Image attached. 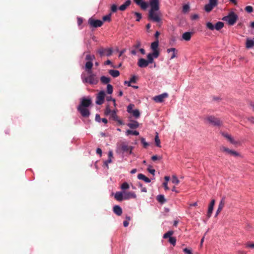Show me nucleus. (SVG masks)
<instances>
[{
  "instance_id": "28",
  "label": "nucleus",
  "mask_w": 254,
  "mask_h": 254,
  "mask_svg": "<svg viewBox=\"0 0 254 254\" xmlns=\"http://www.w3.org/2000/svg\"><path fill=\"white\" fill-rule=\"evenodd\" d=\"M254 46V41L249 38H247L246 43V47L247 49H250Z\"/></svg>"
},
{
  "instance_id": "36",
  "label": "nucleus",
  "mask_w": 254,
  "mask_h": 254,
  "mask_svg": "<svg viewBox=\"0 0 254 254\" xmlns=\"http://www.w3.org/2000/svg\"><path fill=\"white\" fill-rule=\"evenodd\" d=\"M175 51H176V49L174 48H170V49H168L167 50V52L168 53H170L171 52H172V54L171 56V59H174V58L176 57Z\"/></svg>"
},
{
  "instance_id": "31",
  "label": "nucleus",
  "mask_w": 254,
  "mask_h": 254,
  "mask_svg": "<svg viewBox=\"0 0 254 254\" xmlns=\"http://www.w3.org/2000/svg\"><path fill=\"white\" fill-rule=\"evenodd\" d=\"M109 74L113 77H117L120 75V72L117 70L111 69L109 70Z\"/></svg>"
},
{
  "instance_id": "19",
  "label": "nucleus",
  "mask_w": 254,
  "mask_h": 254,
  "mask_svg": "<svg viewBox=\"0 0 254 254\" xmlns=\"http://www.w3.org/2000/svg\"><path fill=\"white\" fill-rule=\"evenodd\" d=\"M121 148L122 150L125 152H129V154L131 153V150H132V147L130 146H128V145L125 144V143H122L121 144Z\"/></svg>"
},
{
  "instance_id": "54",
  "label": "nucleus",
  "mask_w": 254,
  "mask_h": 254,
  "mask_svg": "<svg viewBox=\"0 0 254 254\" xmlns=\"http://www.w3.org/2000/svg\"><path fill=\"white\" fill-rule=\"evenodd\" d=\"M141 46V43L140 41H136V43L133 46L132 48L136 49H138Z\"/></svg>"
},
{
  "instance_id": "29",
  "label": "nucleus",
  "mask_w": 254,
  "mask_h": 254,
  "mask_svg": "<svg viewBox=\"0 0 254 254\" xmlns=\"http://www.w3.org/2000/svg\"><path fill=\"white\" fill-rule=\"evenodd\" d=\"M137 178L139 180H143L145 183H150L151 180L142 174H138Z\"/></svg>"
},
{
  "instance_id": "55",
  "label": "nucleus",
  "mask_w": 254,
  "mask_h": 254,
  "mask_svg": "<svg viewBox=\"0 0 254 254\" xmlns=\"http://www.w3.org/2000/svg\"><path fill=\"white\" fill-rule=\"evenodd\" d=\"M152 166L151 165H149L147 168V171L151 174L154 175L155 170L153 169H151Z\"/></svg>"
},
{
  "instance_id": "39",
  "label": "nucleus",
  "mask_w": 254,
  "mask_h": 254,
  "mask_svg": "<svg viewBox=\"0 0 254 254\" xmlns=\"http://www.w3.org/2000/svg\"><path fill=\"white\" fill-rule=\"evenodd\" d=\"M134 117H135L136 118H138L140 116V112L138 110H134L132 111V112L131 113Z\"/></svg>"
},
{
  "instance_id": "50",
  "label": "nucleus",
  "mask_w": 254,
  "mask_h": 254,
  "mask_svg": "<svg viewBox=\"0 0 254 254\" xmlns=\"http://www.w3.org/2000/svg\"><path fill=\"white\" fill-rule=\"evenodd\" d=\"M134 13V15L137 17V19H136V21H139L141 19V17H142L141 14L139 13V12H135Z\"/></svg>"
},
{
  "instance_id": "12",
  "label": "nucleus",
  "mask_w": 254,
  "mask_h": 254,
  "mask_svg": "<svg viewBox=\"0 0 254 254\" xmlns=\"http://www.w3.org/2000/svg\"><path fill=\"white\" fill-rule=\"evenodd\" d=\"M77 110L80 112L83 117H88L90 115V111L87 108L78 107Z\"/></svg>"
},
{
  "instance_id": "15",
  "label": "nucleus",
  "mask_w": 254,
  "mask_h": 254,
  "mask_svg": "<svg viewBox=\"0 0 254 254\" xmlns=\"http://www.w3.org/2000/svg\"><path fill=\"white\" fill-rule=\"evenodd\" d=\"M134 2L138 5L140 6L142 9H146L148 7L147 2L143 0H133Z\"/></svg>"
},
{
  "instance_id": "13",
  "label": "nucleus",
  "mask_w": 254,
  "mask_h": 254,
  "mask_svg": "<svg viewBox=\"0 0 254 254\" xmlns=\"http://www.w3.org/2000/svg\"><path fill=\"white\" fill-rule=\"evenodd\" d=\"M92 104V101L90 99H86L83 98L81 99L80 104L78 107H82L83 108H87Z\"/></svg>"
},
{
  "instance_id": "60",
  "label": "nucleus",
  "mask_w": 254,
  "mask_h": 254,
  "mask_svg": "<svg viewBox=\"0 0 254 254\" xmlns=\"http://www.w3.org/2000/svg\"><path fill=\"white\" fill-rule=\"evenodd\" d=\"M229 154H231V155L234 156H239V154L237 152H236L234 150H231V151H230V153H229Z\"/></svg>"
},
{
  "instance_id": "9",
  "label": "nucleus",
  "mask_w": 254,
  "mask_h": 254,
  "mask_svg": "<svg viewBox=\"0 0 254 254\" xmlns=\"http://www.w3.org/2000/svg\"><path fill=\"white\" fill-rule=\"evenodd\" d=\"M159 45V41L158 40H156L154 42L152 43L151 44V49L153 51L152 55L155 56L159 55V51L158 49Z\"/></svg>"
},
{
  "instance_id": "45",
  "label": "nucleus",
  "mask_w": 254,
  "mask_h": 254,
  "mask_svg": "<svg viewBox=\"0 0 254 254\" xmlns=\"http://www.w3.org/2000/svg\"><path fill=\"white\" fill-rule=\"evenodd\" d=\"M121 188L123 190H127L129 188V185L127 182H125L122 184Z\"/></svg>"
},
{
  "instance_id": "57",
  "label": "nucleus",
  "mask_w": 254,
  "mask_h": 254,
  "mask_svg": "<svg viewBox=\"0 0 254 254\" xmlns=\"http://www.w3.org/2000/svg\"><path fill=\"white\" fill-rule=\"evenodd\" d=\"M134 106L132 104H129L128 106H127V111L129 113H131L132 112V111H133L132 110V108Z\"/></svg>"
},
{
  "instance_id": "4",
  "label": "nucleus",
  "mask_w": 254,
  "mask_h": 254,
  "mask_svg": "<svg viewBox=\"0 0 254 254\" xmlns=\"http://www.w3.org/2000/svg\"><path fill=\"white\" fill-rule=\"evenodd\" d=\"M205 120L207 121L208 123L213 126H220L222 124V122L219 119L212 116L206 117L205 118Z\"/></svg>"
},
{
  "instance_id": "11",
  "label": "nucleus",
  "mask_w": 254,
  "mask_h": 254,
  "mask_svg": "<svg viewBox=\"0 0 254 254\" xmlns=\"http://www.w3.org/2000/svg\"><path fill=\"white\" fill-rule=\"evenodd\" d=\"M151 8L149 11H158L159 9V0H150Z\"/></svg>"
},
{
  "instance_id": "22",
  "label": "nucleus",
  "mask_w": 254,
  "mask_h": 254,
  "mask_svg": "<svg viewBox=\"0 0 254 254\" xmlns=\"http://www.w3.org/2000/svg\"><path fill=\"white\" fill-rule=\"evenodd\" d=\"M113 212L118 216H121L123 213L122 209L119 205L114 206Z\"/></svg>"
},
{
  "instance_id": "18",
  "label": "nucleus",
  "mask_w": 254,
  "mask_h": 254,
  "mask_svg": "<svg viewBox=\"0 0 254 254\" xmlns=\"http://www.w3.org/2000/svg\"><path fill=\"white\" fill-rule=\"evenodd\" d=\"M215 203V200L214 199H212L211 201V202L208 207V210L207 214V216L208 218H210V216H211V214H212L213 210V207H214Z\"/></svg>"
},
{
  "instance_id": "58",
  "label": "nucleus",
  "mask_w": 254,
  "mask_h": 254,
  "mask_svg": "<svg viewBox=\"0 0 254 254\" xmlns=\"http://www.w3.org/2000/svg\"><path fill=\"white\" fill-rule=\"evenodd\" d=\"M105 65H111V66L113 68H116V66L112 64V63L110 60H107L104 63Z\"/></svg>"
},
{
  "instance_id": "3",
  "label": "nucleus",
  "mask_w": 254,
  "mask_h": 254,
  "mask_svg": "<svg viewBox=\"0 0 254 254\" xmlns=\"http://www.w3.org/2000/svg\"><path fill=\"white\" fill-rule=\"evenodd\" d=\"M98 53L99 54L101 57L105 56L109 57L113 54V50L112 48H104L101 47L98 49Z\"/></svg>"
},
{
  "instance_id": "37",
  "label": "nucleus",
  "mask_w": 254,
  "mask_h": 254,
  "mask_svg": "<svg viewBox=\"0 0 254 254\" xmlns=\"http://www.w3.org/2000/svg\"><path fill=\"white\" fill-rule=\"evenodd\" d=\"M174 232L173 231H169L164 234L163 235V238L164 239H167V238H170V237H172L171 236L173 234Z\"/></svg>"
},
{
  "instance_id": "23",
  "label": "nucleus",
  "mask_w": 254,
  "mask_h": 254,
  "mask_svg": "<svg viewBox=\"0 0 254 254\" xmlns=\"http://www.w3.org/2000/svg\"><path fill=\"white\" fill-rule=\"evenodd\" d=\"M159 55L155 56L154 55H152V53H149L147 56V60L146 61L147 62H148L149 64H152L153 63V59L154 58H157L159 57Z\"/></svg>"
},
{
  "instance_id": "1",
  "label": "nucleus",
  "mask_w": 254,
  "mask_h": 254,
  "mask_svg": "<svg viewBox=\"0 0 254 254\" xmlns=\"http://www.w3.org/2000/svg\"><path fill=\"white\" fill-rule=\"evenodd\" d=\"M89 75L86 76L84 72H82L81 75V77L83 83H88L90 84L96 85L99 82L98 78L96 76V74L93 73H88Z\"/></svg>"
},
{
  "instance_id": "52",
  "label": "nucleus",
  "mask_w": 254,
  "mask_h": 254,
  "mask_svg": "<svg viewBox=\"0 0 254 254\" xmlns=\"http://www.w3.org/2000/svg\"><path fill=\"white\" fill-rule=\"evenodd\" d=\"M140 140L141 142L143 144L144 147L146 148L149 145L148 143L146 142L145 139L144 138L142 137L140 139Z\"/></svg>"
},
{
  "instance_id": "38",
  "label": "nucleus",
  "mask_w": 254,
  "mask_h": 254,
  "mask_svg": "<svg viewBox=\"0 0 254 254\" xmlns=\"http://www.w3.org/2000/svg\"><path fill=\"white\" fill-rule=\"evenodd\" d=\"M113 91V87L111 84H108L107 86V92L108 94H111Z\"/></svg>"
},
{
  "instance_id": "17",
  "label": "nucleus",
  "mask_w": 254,
  "mask_h": 254,
  "mask_svg": "<svg viewBox=\"0 0 254 254\" xmlns=\"http://www.w3.org/2000/svg\"><path fill=\"white\" fill-rule=\"evenodd\" d=\"M225 198L223 197L221 199V201H220L218 209H217L216 214H215V216H217L219 214V213L222 211V209L223 208L225 203Z\"/></svg>"
},
{
  "instance_id": "61",
  "label": "nucleus",
  "mask_w": 254,
  "mask_h": 254,
  "mask_svg": "<svg viewBox=\"0 0 254 254\" xmlns=\"http://www.w3.org/2000/svg\"><path fill=\"white\" fill-rule=\"evenodd\" d=\"M95 120L98 122H101L102 121V119H101L100 116L99 114H96L95 116Z\"/></svg>"
},
{
  "instance_id": "40",
  "label": "nucleus",
  "mask_w": 254,
  "mask_h": 254,
  "mask_svg": "<svg viewBox=\"0 0 254 254\" xmlns=\"http://www.w3.org/2000/svg\"><path fill=\"white\" fill-rule=\"evenodd\" d=\"M86 60L88 61H92L95 59V57L94 55H91L90 54H88L86 56Z\"/></svg>"
},
{
  "instance_id": "59",
  "label": "nucleus",
  "mask_w": 254,
  "mask_h": 254,
  "mask_svg": "<svg viewBox=\"0 0 254 254\" xmlns=\"http://www.w3.org/2000/svg\"><path fill=\"white\" fill-rule=\"evenodd\" d=\"M183 252L187 254H192V251L190 249L185 248L183 250Z\"/></svg>"
},
{
  "instance_id": "6",
  "label": "nucleus",
  "mask_w": 254,
  "mask_h": 254,
  "mask_svg": "<svg viewBox=\"0 0 254 254\" xmlns=\"http://www.w3.org/2000/svg\"><path fill=\"white\" fill-rule=\"evenodd\" d=\"M88 24L91 27L97 28L102 26L103 24V21L100 20H96L91 17L88 19Z\"/></svg>"
},
{
  "instance_id": "35",
  "label": "nucleus",
  "mask_w": 254,
  "mask_h": 254,
  "mask_svg": "<svg viewBox=\"0 0 254 254\" xmlns=\"http://www.w3.org/2000/svg\"><path fill=\"white\" fill-rule=\"evenodd\" d=\"M130 134L138 135L139 134V132L136 130H127L126 131V135H128Z\"/></svg>"
},
{
  "instance_id": "20",
  "label": "nucleus",
  "mask_w": 254,
  "mask_h": 254,
  "mask_svg": "<svg viewBox=\"0 0 254 254\" xmlns=\"http://www.w3.org/2000/svg\"><path fill=\"white\" fill-rule=\"evenodd\" d=\"M124 199H129L130 198H135L136 197L135 193L133 192L124 191Z\"/></svg>"
},
{
  "instance_id": "43",
  "label": "nucleus",
  "mask_w": 254,
  "mask_h": 254,
  "mask_svg": "<svg viewBox=\"0 0 254 254\" xmlns=\"http://www.w3.org/2000/svg\"><path fill=\"white\" fill-rule=\"evenodd\" d=\"M169 242L174 246L176 245V239L175 237H170L169 239Z\"/></svg>"
},
{
  "instance_id": "21",
  "label": "nucleus",
  "mask_w": 254,
  "mask_h": 254,
  "mask_svg": "<svg viewBox=\"0 0 254 254\" xmlns=\"http://www.w3.org/2000/svg\"><path fill=\"white\" fill-rule=\"evenodd\" d=\"M115 198L119 201H122L124 199V192L117 191L115 194Z\"/></svg>"
},
{
  "instance_id": "41",
  "label": "nucleus",
  "mask_w": 254,
  "mask_h": 254,
  "mask_svg": "<svg viewBox=\"0 0 254 254\" xmlns=\"http://www.w3.org/2000/svg\"><path fill=\"white\" fill-rule=\"evenodd\" d=\"M136 77L135 76V75H133L131 78H130V80L128 81V86H131V83H136Z\"/></svg>"
},
{
  "instance_id": "44",
  "label": "nucleus",
  "mask_w": 254,
  "mask_h": 254,
  "mask_svg": "<svg viewBox=\"0 0 254 254\" xmlns=\"http://www.w3.org/2000/svg\"><path fill=\"white\" fill-rule=\"evenodd\" d=\"M245 9L248 13H251V12H253V11H254L253 7L250 5L247 6L245 7Z\"/></svg>"
},
{
  "instance_id": "47",
  "label": "nucleus",
  "mask_w": 254,
  "mask_h": 254,
  "mask_svg": "<svg viewBox=\"0 0 254 254\" xmlns=\"http://www.w3.org/2000/svg\"><path fill=\"white\" fill-rule=\"evenodd\" d=\"M190 6L188 4H185L183 7V12L184 13H187L189 11Z\"/></svg>"
},
{
  "instance_id": "14",
  "label": "nucleus",
  "mask_w": 254,
  "mask_h": 254,
  "mask_svg": "<svg viewBox=\"0 0 254 254\" xmlns=\"http://www.w3.org/2000/svg\"><path fill=\"white\" fill-rule=\"evenodd\" d=\"M110 116H111V118L113 120L117 121L120 125H122L124 124L123 121L121 120H120L118 116H117L116 110H113L112 112V113L110 115Z\"/></svg>"
},
{
  "instance_id": "48",
  "label": "nucleus",
  "mask_w": 254,
  "mask_h": 254,
  "mask_svg": "<svg viewBox=\"0 0 254 254\" xmlns=\"http://www.w3.org/2000/svg\"><path fill=\"white\" fill-rule=\"evenodd\" d=\"M118 9L117 5L114 4L111 7V12L113 13L116 12Z\"/></svg>"
},
{
  "instance_id": "24",
  "label": "nucleus",
  "mask_w": 254,
  "mask_h": 254,
  "mask_svg": "<svg viewBox=\"0 0 254 254\" xmlns=\"http://www.w3.org/2000/svg\"><path fill=\"white\" fill-rule=\"evenodd\" d=\"M131 0H127L124 4L121 5L119 7V9L121 11L125 10L127 7L130 4Z\"/></svg>"
},
{
  "instance_id": "30",
  "label": "nucleus",
  "mask_w": 254,
  "mask_h": 254,
  "mask_svg": "<svg viewBox=\"0 0 254 254\" xmlns=\"http://www.w3.org/2000/svg\"><path fill=\"white\" fill-rule=\"evenodd\" d=\"M100 80L102 83L104 84H108L111 81V78L105 76H102L100 78Z\"/></svg>"
},
{
  "instance_id": "10",
  "label": "nucleus",
  "mask_w": 254,
  "mask_h": 254,
  "mask_svg": "<svg viewBox=\"0 0 254 254\" xmlns=\"http://www.w3.org/2000/svg\"><path fill=\"white\" fill-rule=\"evenodd\" d=\"M105 93L104 91H101L98 94L96 103L98 105H102L104 103Z\"/></svg>"
},
{
  "instance_id": "27",
  "label": "nucleus",
  "mask_w": 254,
  "mask_h": 254,
  "mask_svg": "<svg viewBox=\"0 0 254 254\" xmlns=\"http://www.w3.org/2000/svg\"><path fill=\"white\" fill-rule=\"evenodd\" d=\"M93 64L91 61H88L85 64V68L87 73H91L92 70H91L93 67Z\"/></svg>"
},
{
  "instance_id": "25",
  "label": "nucleus",
  "mask_w": 254,
  "mask_h": 254,
  "mask_svg": "<svg viewBox=\"0 0 254 254\" xmlns=\"http://www.w3.org/2000/svg\"><path fill=\"white\" fill-rule=\"evenodd\" d=\"M192 35V32H185L182 35V38L187 41H189L190 40Z\"/></svg>"
},
{
  "instance_id": "7",
  "label": "nucleus",
  "mask_w": 254,
  "mask_h": 254,
  "mask_svg": "<svg viewBox=\"0 0 254 254\" xmlns=\"http://www.w3.org/2000/svg\"><path fill=\"white\" fill-rule=\"evenodd\" d=\"M155 11H149L148 19L153 21L159 22L161 21V18Z\"/></svg>"
},
{
  "instance_id": "63",
  "label": "nucleus",
  "mask_w": 254,
  "mask_h": 254,
  "mask_svg": "<svg viewBox=\"0 0 254 254\" xmlns=\"http://www.w3.org/2000/svg\"><path fill=\"white\" fill-rule=\"evenodd\" d=\"M163 186L164 187V189L165 190H169V188H168L167 186V182H164L163 183Z\"/></svg>"
},
{
  "instance_id": "62",
  "label": "nucleus",
  "mask_w": 254,
  "mask_h": 254,
  "mask_svg": "<svg viewBox=\"0 0 254 254\" xmlns=\"http://www.w3.org/2000/svg\"><path fill=\"white\" fill-rule=\"evenodd\" d=\"M111 162H112L111 158H108V159L105 162V164L108 168V164L110 163Z\"/></svg>"
},
{
  "instance_id": "33",
  "label": "nucleus",
  "mask_w": 254,
  "mask_h": 254,
  "mask_svg": "<svg viewBox=\"0 0 254 254\" xmlns=\"http://www.w3.org/2000/svg\"><path fill=\"white\" fill-rule=\"evenodd\" d=\"M214 26L215 29L220 30L224 27V23L222 22L219 21L216 23Z\"/></svg>"
},
{
  "instance_id": "56",
  "label": "nucleus",
  "mask_w": 254,
  "mask_h": 254,
  "mask_svg": "<svg viewBox=\"0 0 254 254\" xmlns=\"http://www.w3.org/2000/svg\"><path fill=\"white\" fill-rule=\"evenodd\" d=\"M161 157L158 156L157 155H153L151 157V160L153 161H155L157 160H161Z\"/></svg>"
},
{
  "instance_id": "42",
  "label": "nucleus",
  "mask_w": 254,
  "mask_h": 254,
  "mask_svg": "<svg viewBox=\"0 0 254 254\" xmlns=\"http://www.w3.org/2000/svg\"><path fill=\"white\" fill-rule=\"evenodd\" d=\"M206 27L207 28L211 30H213L215 29V26L213 25V24L210 22H208L206 23Z\"/></svg>"
},
{
  "instance_id": "16",
  "label": "nucleus",
  "mask_w": 254,
  "mask_h": 254,
  "mask_svg": "<svg viewBox=\"0 0 254 254\" xmlns=\"http://www.w3.org/2000/svg\"><path fill=\"white\" fill-rule=\"evenodd\" d=\"M149 64L146 60L143 58L139 59L137 62V65L141 68L146 67Z\"/></svg>"
},
{
  "instance_id": "34",
  "label": "nucleus",
  "mask_w": 254,
  "mask_h": 254,
  "mask_svg": "<svg viewBox=\"0 0 254 254\" xmlns=\"http://www.w3.org/2000/svg\"><path fill=\"white\" fill-rule=\"evenodd\" d=\"M154 140H155V145L157 147H161V145H160V139L159 138L158 134L157 132H156V135L155 136Z\"/></svg>"
},
{
  "instance_id": "8",
  "label": "nucleus",
  "mask_w": 254,
  "mask_h": 254,
  "mask_svg": "<svg viewBox=\"0 0 254 254\" xmlns=\"http://www.w3.org/2000/svg\"><path fill=\"white\" fill-rule=\"evenodd\" d=\"M169 95L167 93H163L157 96L153 97V100L156 103H162L164 102V99L168 98Z\"/></svg>"
},
{
  "instance_id": "64",
  "label": "nucleus",
  "mask_w": 254,
  "mask_h": 254,
  "mask_svg": "<svg viewBox=\"0 0 254 254\" xmlns=\"http://www.w3.org/2000/svg\"><path fill=\"white\" fill-rule=\"evenodd\" d=\"M102 151L101 149H100V148H98L97 149V150H96L97 154H99L101 156V154H102Z\"/></svg>"
},
{
  "instance_id": "46",
  "label": "nucleus",
  "mask_w": 254,
  "mask_h": 254,
  "mask_svg": "<svg viewBox=\"0 0 254 254\" xmlns=\"http://www.w3.org/2000/svg\"><path fill=\"white\" fill-rule=\"evenodd\" d=\"M172 182L173 184L178 185L180 181L176 176H173L172 177Z\"/></svg>"
},
{
  "instance_id": "2",
  "label": "nucleus",
  "mask_w": 254,
  "mask_h": 254,
  "mask_svg": "<svg viewBox=\"0 0 254 254\" xmlns=\"http://www.w3.org/2000/svg\"><path fill=\"white\" fill-rule=\"evenodd\" d=\"M238 19V15L233 11H231L228 15L223 18V20L227 22L230 25H234L236 23Z\"/></svg>"
},
{
  "instance_id": "51",
  "label": "nucleus",
  "mask_w": 254,
  "mask_h": 254,
  "mask_svg": "<svg viewBox=\"0 0 254 254\" xmlns=\"http://www.w3.org/2000/svg\"><path fill=\"white\" fill-rule=\"evenodd\" d=\"M220 150L222 151H224V152H227V153H230V151H231V149H229L228 148H227L226 147H224V146H222L220 148Z\"/></svg>"
},
{
  "instance_id": "32",
  "label": "nucleus",
  "mask_w": 254,
  "mask_h": 254,
  "mask_svg": "<svg viewBox=\"0 0 254 254\" xmlns=\"http://www.w3.org/2000/svg\"><path fill=\"white\" fill-rule=\"evenodd\" d=\"M156 199L157 201L161 204H163L166 202L164 196L162 194L157 195Z\"/></svg>"
},
{
  "instance_id": "26",
  "label": "nucleus",
  "mask_w": 254,
  "mask_h": 254,
  "mask_svg": "<svg viewBox=\"0 0 254 254\" xmlns=\"http://www.w3.org/2000/svg\"><path fill=\"white\" fill-rule=\"evenodd\" d=\"M127 126L132 129H135L139 127V123L136 121H132L127 124Z\"/></svg>"
},
{
  "instance_id": "49",
  "label": "nucleus",
  "mask_w": 254,
  "mask_h": 254,
  "mask_svg": "<svg viewBox=\"0 0 254 254\" xmlns=\"http://www.w3.org/2000/svg\"><path fill=\"white\" fill-rule=\"evenodd\" d=\"M111 14H109L108 15H105L103 16V20L104 21H110L111 20Z\"/></svg>"
},
{
  "instance_id": "53",
  "label": "nucleus",
  "mask_w": 254,
  "mask_h": 254,
  "mask_svg": "<svg viewBox=\"0 0 254 254\" xmlns=\"http://www.w3.org/2000/svg\"><path fill=\"white\" fill-rule=\"evenodd\" d=\"M113 111H112L109 106H107L106 108V109H105V113L106 115H111V113H112V112Z\"/></svg>"
},
{
  "instance_id": "5",
  "label": "nucleus",
  "mask_w": 254,
  "mask_h": 254,
  "mask_svg": "<svg viewBox=\"0 0 254 254\" xmlns=\"http://www.w3.org/2000/svg\"><path fill=\"white\" fill-rule=\"evenodd\" d=\"M218 0H209L208 3L205 5L204 9L207 12H209L218 5Z\"/></svg>"
}]
</instances>
